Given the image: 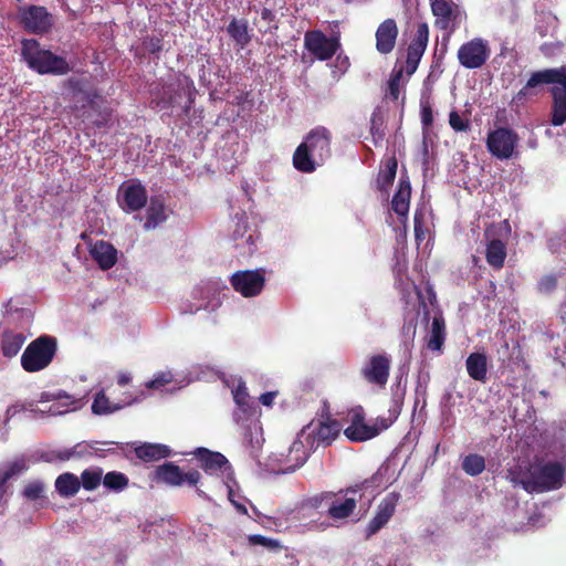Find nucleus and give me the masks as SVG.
Here are the masks:
<instances>
[{"label":"nucleus","instance_id":"1","mask_svg":"<svg viewBox=\"0 0 566 566\" xmlns=\"http://www.w3.org/2000/svg\"><path fill=\"white\" fill-rule=\"evenodd\" d=\"M541 84L552 85L553 112L551 123L554 126H562L566 122V66L534 72L526 84L513 96L512 104L523 105L528 97L534 95L533 90Z\"/></svg>","mask_w":566,"mask_h":566},{"label":"nucleus","instance_id":"2","mask_svg":"<svg viewBox=\"0 0 566 566\" xmlns=\"http://www.w3.org/2000/svg\"><path fill=\"white\" fill-rule=\"evenodd\" d=\"M33 315L30 310L19 307V302L9 300L6 304L3 331L0 339V350L4 357H14L27 338L31 335L29 327Z\"/></svg>","mask_w":566,"mask_h":566},{"label":"nucleus","instance_id":"3","mask_svg":"<svg viewBox=\"0 0 566 566\" xmlns=\"http://www.w3.org/2000/svg\"><path fill=\"white\" fill-rule=\"evenodd\" d=\"M331 156V133L322 126L312 129L293 155L295 169L313 172Z\"/></svg>","mask_w":566,"mask_h":566},{"label":"nucleus","instance_id":"4","mask_svg":"<svg viewBox=\"0 0 566 566\" xmlns=\"http://www.w3.org/2000/svg\"><path fill=\"white\" fill-rule=\"evenodd\" d=\"M388 417H377L369 422L366 421L363 407L357 406L350 409L345 418L347 426L344 428L346 438L354 442L367 441L387 430L398 418L399 409L390 408Z\"/></svg>","mask_w":566,"mask_h":566},{"label":"nucleus","instance_id":"5","mask_svg":"<svg viewBox=\"0 0 566 566\" xmlns=\"http://www.w3.org/2000/svg\"><path fill=\"white\" fill-rule=\"evenodd\" d=\"M21 54L28 66L39 74L64 75L71 70L64 57L42 49L34 39L22 42Z\"/></svg>","mask_w":566,"mask_h":566},{"label":"nucleus","instance_id":"6","mask_svg":"<svg viewBox=\"0 0 566 566\" xmlns=\"http://www.w3.org/2000/svg\"><path fill=\"white\" fill-rule=\"evenodd\" d=\"M530 472V479L521 481L527 492H543L562 486L564 467L558 462L535 463Z\"/></svg>","mask_w":566,"mask_h":566},{"label":"nucleus","instance_id":"7","mask_svg":"<svg viewBox=\"0 0 566 566\" xmlns=\"http://www.w3.org/2000/svg\"><path fill=\"white\" fill-rule=\"evenodd\" d=\"M55 353V338L40 336L27 346L21 356V366L29 373L40 371L51 364Z\"/></svg>","mask_w":566,"mask_h":566},{"label":"nucleus","instance_id":"8","mask_svg":"<svg viewBox=\"0 0 566 566\" xmlns=\"http://www.w3.org/2000/svg\"><path fill=\"white\" fill-rule=\"evenodd\" d=\"M193 454L200 461L202 470L211 476V484L214 489H221L234 480L232 467L223 454L205 448L196 449Z\"/></svg>","mask_w":566,"mask_h":566},{"label":"nucleus","instance_id":"9","mask_svg":"<svg viewBox=\"0 0 566 566\" xmlns=\"http://www.w3.org/2000/svg\"><path fill=\"white\" fill-rule=\"evenodd\" d=\"M367 486L368 482L365 481L337 494H327L325 497L328 501V516L334 521L348 518L354 513L357 502L361 500V491Z\"/></svg>","mask_w":566,"mask_h":566},{"label":"nucleus","instance_id":"10","mask_svg":"<svg viewBox=\"0 0 566 566\" xmlns=\"http://www.w3.org/2000/svg\"><path fill=\"white\" fill-rule=\"evenodd\" d=\"M193 94L195 86L192 81L185 77L182 81H178L177 84L165 85L156 103L161 109L175 106H184L186 109H189L192 104Z\"/></svg>","mask_w":566,"mask_h":566},{"label":"nucleus","instance_id":"11","mask_svg":"<svg viewBox=\"0 0 566 566\" xmlns=\"http://www.w3.org/2000/svg\"><path fill=\"white\" fill-rule=\"evenodd\" d=\"M311 432L307 430H301L287 452L283 454L281 460L284 465L281 470L282 473H291L300 469L307 461L312 451L315 450L314 444L310 440Z\"/></svg>","mask_w":566,"mask_h":566},{"label":"nucleus","instance_id":"12","mask_svg":"<svg viewBox=\"0 0 566 566\" xmlns=\"http://www.w3.org/2000/svg\"><path fill=\"white\" fill-rule=\"evenodd\" d=\"M517 144L518 136L510 128L500 127L488 134L486 148L493 157L500 160L512 158Z\"/></svg>","mask_w":566,"mask_h":566},{"label":"nucleus","instance_id":"13","mask_svg":"<svg viewBox=\"0 0 566 566\" xmlns=\"http://www.w3.org/2000/svg\"><path fill=\"white\" fill-rule=\"evenodd\" d=\"M491 54L489 42L482 38H474L463 43L458 50V61L465 69H480Z\"/></svg>","mask_w":566,"mask_h":566},{"label":"nucleus","instance_id":"14","mask_svg":"<svg viewBox=\"0 0 566 566\" xmlns=\"http://www.w3.org/2000/svg\"><path fill=\"white\" fill-rule=\"evenodd\" d=\"M231 285L244 297L259 295L264 286V275L260 270L238 271L231 275Z\"/></svg>","mask_w":566,"mask_h":566},{"label":"nucleus","instance_id":"15","mask_svg":"<svg viewBox=\"0 0 566 566\" xmlns=\"http://www.w3.org/2000/svg\"><path fill=\"white\" fill-rule=\"evenodd\" d=\"M109 444H113V442L82 441L71 448L53 450V451L46 453L45 455H42V459L48 462H51L54 460L69 461L72 459H82V458L91 457L99 451H103L104 449H102L101 446H109Z\"/></svg>","mask_w":566,"mask_h":566},{"label":"nucleus","instance_id":"16","mask_svg":"<svg viewBox=\"0 0 566 566\" xmlns=\"http://www.w3.org/2000/svg\"><path fill=\"white\" fill-rule=\"evenodd\" d=\"M20 22L28 31L36 34L50 30L53 24V18L44 7L29 6L20 9Z\"/></svg>","mask_w":566,"mask_h":566},{"label":"nucleus","instance_id":"17","mask_svg":"<svg viewBox=\"0 0 566 566\" xmlns=\"http://www.w3.org/2000/svg\"><path fill=\"white\" fill-rule=\"evenodd\" d=\"M156 479L171 486H181L184 484L196 486L200 481V473L191 470L184 473L178 465L172 462L159 465L155 471Z\"/></svg>","mask_w":566,"mask_h":566},{"label":"nucleus","instance_id":"18","mask_svg":"<svg viewBox=\"0 0 566 566\" xmlns=\"http://www.w3.org/2000/svg\"><path fill=\"white\" fill-rule=\"evenodd\" d=\"M304 45L315 57L325 61L336 53L339 42L337 39L326 36L322 31H310L304 36Z\"/></svg>","mask_w":566,"mask_h":566},{"label":"nucleus","instance_id":"19","mask_svg":"<svg viewBox=\"0 0 566 566\" xmlns=\"http://www.w3.org/2000/svg\"><path fill=\"white\" fill-rule=\"evenodd\" d=\"M390 364L389 356L374 355L363 366L360 373L369 384L384 388L388 381Z\"/></svg>","mask_w":566,"mask_h":566},{"label":"nucleus","instance_id":"20","mask_svg":"<svg viewBox=\"0 0 566 566\" xmlns=\"http://www.w3.org/2000/svg\"><path fill=\"white\" fill-rule=\"evenodd\" d=\"M431 9L437 18V25L442 30L452 32L462 20L460 8L446 0H431Z\"/></svg>","mask_w":566,"mask_h":566},{"label":"nucleus","instance_id":"21","mask_svg":"<svg viewBox=\"0 0 566 566\" xmlns=\"http://www.w3.org/2000/svg\"><path fill=\"white\" fill-rule=\"evenodd\" d=\"M40 402L53 401L46 411L51 416H62L71 411H75L82 407V400L74 398L63 390L55 392H42Z\"/></svg>","mask_w":566,"mask_h":566},{"label":"nucleus","instance_id":"22","mask_svg":"<svg viewBox=\"0 0 566 566\" xmlns=\"http://www.w3.org/2000/svg\"><path fill=\"white\" fill-rule=\"evenodd\" d=\"M399 495L397 493H390L381 500L377 506L376 515L368 523L366 527V536L370 537L381 530L392 516Z\"/></svg>","mask_w":566,"mask_h":566},{"label":"nucleus","instance_id":"23","mask_svg":"<svg viewBox=\"0 0 566 566\" xmlns=\"http://www.w3.org/2000/svg\"><path fill=\"white\" fill-rule=\"evenodd\" d=\"M311 432L310 440L315 449L321 444H331L342 430V426L336 420H327L317 424L311 423L303 428Z\"/></svg>","mask_w":566,"mask_h":566},{"label":"nucleus","instance_id":"24","mask_svg":"<svg viewBox=\"0 0 566 566\" xmlns=\"http://www.w3.org/2000/svg\"><path fill=\"white\" fill-rule=\"evenodd\" d=\"M376 50L380 54L390 53L397 41L398 27L394 19H386L376 30Z\"/></svg>","mask_w":566,"mask_h":566},{"label":"nucleus","instance_id":"25","mask_svg":"<svg viewBox=\"0 0 566 566\" xmlns=\"http://www.w3.org/2000/svg\"><path fill=\"white\" fill-rule=\"evenodd\" d=\"M429 40V29L426 23L418 25L416 36L412 39L407 51V64L415 70L423 55Z\"/></svg>","mask_w":566,"mask_h":566},{"label":"nucleus","instance_id":"26","mask_svg":"<svg viewBox=\"0 0 566 566\" xmlns=\"http://www.w3.org/2000/svg\"><path fill=\"white\" fill-rule=\"evenodd\" d=\"M484 238L486 242L485 258L488 263L494 269H501L506 258L505 243L494 238L491 229L485 231Z\"/></svg>","mask_w":566,"mask_h":566},{"label":"nucleus","instance_id":"27","mask_svg":"<svg viewBox=\"0 0 566 566\" xmlns=\"http://www.w3.org/2000/svg\"><path fill=\"white\" fill-rule=\"evenodd\" d=\"M90 254L102 270H108L117 262V250L111 243L103 240L91 244Z\"/></svg>","mask_w":566,"mask_h":566},{"label":"nucleus","instance_id":"28","mask_svg":"<svg viewBox=\"0 0 566 566\" xmlns=\"http://www.w3.org/2000/svg\"><path fill=\"white\" fill-rule=\"evenodd\" d=\"M123 202L127 210L137 211L147 202L146 189L140 184H128L120 187Z\"/></svg>","mask_w":566,"mask_h":566},{"label":"nucleus","instance_id":"29","mask_svg":"<svg viewBox=\"0 0 566 566\" xmlns=\"http://www.w3.org/2000/svg\"><path fill=\"white\" fill-rule=\"evenodd\" d=\"M411 186L408 180H400L398 190L391 200V208L405 224L408 219Z\"/></svg>","mask_w":566,"mask_h":566},{"label":"nucleus","instance_id":"30","mask_svg":"<svg viewBox=\"0 0 566 566\" xmlns=\"http://www.w3.org/2000/svg\"><path fill=\"white\" fill-rule=\"evenodd\" d=\"M138 401L137 398H126L120 402H112L108 397H106L105 392L102 390L95 395V398L92 403V411L98 416L111 415L115 411L123 409L126 406H130L132 403Z\"/></svg>","mask_w":566,"mask_h":566},{"label":"nucleus","instance_id":"31","mask_svg":"<svg viewBox=\"0 0 566 566\" xmlns=\"http://www.w3.org/2000/svg\"><path fill=\"white\" fill-rule=\"evenodd\" d=\"M465 367L469 376L480 382H485L488 378V358L483 353H472L465 360Z\"/></svg>","mask_w":566,"mask_h":566},{"label":"nucleus","instance_id":"32","mask_svg":"<svg viewBox=\"0 0 566 566\" xmlns=\"http://www.w3.org/2000/svg\"><path fill=\"white\" fill-rule=\"evenodd\" d=\"M135 454L143 461L151 462L169 457L170 449L166 444L145 442L135 447Z\"/></svg>","mask_w":566,"mask_h":566},{"label":"nucleus","instance_id":"33","mask_svg":"<svg viewBox=\"0 0 566 566\" xmlns=\"http://www.w3.org/2000/svg\"><path fill=\"white\" fill-rule=\"evenodd\" d=\"M237 229L233 232V239L237 247L242 250V254H252L256 250L255 238L252 233L244 235L248 230V222L244 218L238 219Z\"/></svg>","mask_w":566,"mask_h":566},{"label":"nucleus","instance_id":"34","mask_svg":"<svg viewBox=\"0 0 566 566\" xmlns=\"http://www.w3.org/2000/svg\"><path fill=\"white\" fill-rule=\"evenodd\" d=\"M28 468L29 463L24 457H20L13 461L2 463L0 465V493L6 491V484L10 479L24 472Z\"/></svg>","mask_w":566,"mask_h":566},{"label":"nucleus","instance_id":"35","mask_svg":"<svg viewBox=\"0 0 566 566\" xmlns=\"http://www.w3.org/2000/svg\"><path fill=\"white\" fill-rule=\"evenodd\" d=\"M54 486L62 497H72L80 491L81 481L75 474L65 472L56 478Z\"/></svg>","mask_w":566,"mask_h":566},{"label":"nucleus","instance_id":"36","mask_svg":"<svg viewBox=\"0 0 566 566\" xmlns=\"http://www.w3.org/2000/svg\"><path fill=\"white\" fill-rule=\"evenodd\" d=\"M165 206L159 199H151L146 211V221L144 228L151 230L166 220Z\"/></svg>","mask_w":566,"mask_h":566},{"label":"nucleus","instance_id":"37","mask_svg":"<svg viewBox=\"0 0 566 566\" xmlns=\"http://www.w3.org/2000/svg\"><path fill=\"white\" fill-rule=\"evenodd\" d=\"M227 31L241 49L251 41V36L248 31V23L243 20L233 19L229 23Z\"/></svg>","mask_w":566,"mask_h":566},{"label":"nucleus","instance_id":"38","mask_svg":"<svg viewBox=\"0 0 566 566\" xmlns=\"http://www.w3.org/2000/svg\"><path fill=\"white\" fill-rule=\"evenodd\" d=\"M444 342V324L434 317L431 324L427 347L431 350H440Z\"/></svg>","mask_w":566,"mask_h":566},{"label":"nucleus","instance_id":"39","mask_svg":"<svg viewBox=\"0 0 566 566\" xmlns=\"http://www.w3.org/2000/svg\"><path fill=\"white\" fill-rule=\"evenodd\" d=\"M430 382V374L427 369H420L417 375L415 388V407L422 403L426 405L427 390Z\"/></svg>","mask_w":566,"mask_h":566},{"label":"nucleus","instance_id":"40","mask_svg":"<svg viewBox=\"0 0 566 566\" xmlns=\"http://www.w3.org/2000/svg\"><path fill=\"white\" fill-rule=\"evenodd\" d=\"M103 471L99 468L86 469L81 474V485L86 491L95 490L103 481Z\"/></svg>","mask_w":566,"mask_h":566},{"label":"nucleus","instance_id":"41","mask_svg":"<svg viewBox=\"0 0 566 566\" xmlns=\"http://www.w3.org/2000/svg\"><path fill=\"white\" fill-rule=\"evenodd\" d=\"M103 484L106 489L119 492L128 485V479L120 472H108L103 478Z\"/></svg>","mask_w":566,"mask_h":566},{"label":"nucleus","instance_id":"42","mask_svg":"<svg viewBox=\"0 0 566 566\" xmlns=\"http://www.w3.org/2000/svg\"><path fill=\"white\" fill-rule=\"evenodd\" d=\"M370 135L375 146L380 145L385 137L382 117L376 112H374L370 117Z\"/></svg>","mask_w":566,"mask_h":566},{"label":"nucleus","instance_id":"43","mask_svg":"<svg viewBox=\"0 0 566 566\" xmlns=\"http://www.w3.org/2000/svg\"><path fill=\"white\" fill-rule=\"evenodd\" d=\"M396 171H397V161H396V159L392 158V159L388 160L386 168L382 169L378 175L377 182H378V187L381 190H386L387 187L389 185H391V182L394 181V179L396 177Z\"/></svg>","mask_w":566,"mask_h":566},{"label":"nucleus","instance_id":"44","mask_svg":"<svg viewBox=\"0 0 566 566\" xmlns=\"http://www.w3.org/2000/svg\"><path fill=\"white\" fill-rule=\"evenodd\" d=\"M462 468L468 474L478 475L484 470L485 462L483 457L478 454H470L464 458Z\"/></svg>","mask_w":566,"mask_h":566},{"label":"nucleus","instance_id":"45","mask_svg":"<svg viewBox=\"0 0 566 566\" xmlns=\"http://www.w3.org/2000/svg\"><path fill=\"white\" fill-rule=\"evenodd\" d=\"M237 486H238L237 481L232 480L231 483H227L222 488H226V490L228 492V499L233 504V506L237 509V511L242 514H247L248 510H247L245 505L241 502V496L235 492Z\"/></svg>","mask_w":566,"mask_h":566},{"label":"nucleus","instance_id":"46","mask_svg":"<svg viewBox=\"0 0 566 566\" xmlns=\"http://www.w3.org/2000/svg\"><path fill=\"white\" fill-rule=\"evenodd\" d=\"M172 381V374L170 371H159L154 375V378L148 380L145 386L148 389L160 390L167 384Z\"/></svg>","mask_w":566,"mask_h":566},{"label":"nucleus","instance_id":"47","mask_svg":"<svg viewBox=\"0 0 566 566\" xmlns=\"http://www.w3.org/2000/svg\"><path fill=\"white\" fill-rule=\"evenodd\" d=\"M44 493V484L41 481H32L24 486L23 496L28 500L35 501L41 499Z\"/></svg>","mask_w":566,"mask_h":566},{"label":"nucleus","instance_id":"48","mask_svg":"<svg viewBox=\"0 0 566 566\" xmlns=\"http://www.w3.org/2000/svg\"><path fill=\"white\" fill-rule=\"evenodd\" d=\"M249 542L252 545L263 546L269 551H279L280 548H282V545L277 539L270 538L263 535H251L249 536Z\"/></svg>","mask_w":566,"mask_h":566},{"label":"nucleus","instance_id":"49","mask_svg":"<svg viewBox=\"0 0 566 566\" xmlns=\"http://www.w3.org/2000/svg\"><path fill=\"white\" fill-rule=\"evenodd\" d=\"M233 399L235 403L245 410L249 407V395L247 388L242 381L239 380L237 387L232 390Z\"/></svg>","mask_w":566,"mask_h":566},{"label":"nucleus","instance_id":"50","mask_svg":"<svg viewBox=\"0 0 566 566\" xmlns=\"http://www.w3.org/2000/svg\"><path fill=\"white\" fill-rule=\"evenodd\" d=\"M401 78H402V73H401V71H398L396 73H392L390 78H389V81H388L387 95L391 99L396 101V99L399 98Z\"/></svg>","mask_w":566,"mask_h":566},{"label":"nucleus","instance_id":"51","mask_svg":"<svg viewBox=\"0 0 566 566\" xmlns=\"http://www.w3.org/2000/svg\"><path fill=\"white\" fill-rule=\"evenodd\" d=\"M557 286V277L553 274L544 275L537 283V291L542 294L552 293Z\"/></svg>","mask_w":566,"mask_h":566},{"label":"nucleus","instance_id":"52","mask_svg":"<svg viewBox=\"0 0 566 566\" xmlns=\"http://www.w3.org/2000/svg\"><path fill=\"white\" fill-rule=\"evenodd\" d=\"M449 124L455 132H467L470 128L469 120L463 119L455 111L450 113Z\"/></svg>","mask_w":566,"mask_h":566},{"label":"nucleus","instance_id":"53","mask_svg":"<svg viewBox=\"0 0 566 566\" xmlns=\"http://www.w3.org/2000/svg\"><path fill=\"white\" fill-rule=\"evenodd\" d=\"M421 122L424 127H429L433 123L432 108L429 98L422 97L420 101Z\"/></svg>","mask_w":566,"mask_h":566},{"label":"nucleus","instance_id":"54","mask_svg":"<svg viewBox=\"0 0 566 566\" xmlns=\"http://www.w3.org/2000/svg\"><path fill=\"white\" fill-rule=\"evenodd\" d=\"M144 46L150 53H158L163 49V41L160 38L150 36L144 41Z\"/></svg>","mask_w":566,"mask_h":566},{"label":"nucleus","instance_id":"55","mask_svg":"<svg viewBox=\"0 0 566 566\" xmlns=\"http://www.w3.org/2000/svg\"><path fill=\"white\" fill-rule=\"evenodd\" d=\"M25 410H27V406L24 403H21V402H17V403H13V405L9 406L7 408V411H6V421H9L15 415H18V413H20L22 411H25Z\"/></svg>","mask_w":566,"mask_h":566},{"label":"nucleus","instance_id":"56","mask_svg":"<svg viewBox=\"0 0 566 566\" xmlns=\"http://www.w3.org/2000/svg\"><path fill=\"white\" fill-rule=\"evenodd\" d=\"M421 212L419 211H416L415 212V234H416V239L417 240H422L423 237H424V232L422 231V227H421Z\"/></svg>","mask_w":566,"mask_h":566},{"label":"nucleus","instance_id":"57","mask_svg":"<svg viewBox=\"0 0 566 566\" xmlns=\"http://www.w3.org/2000/svg\"><path fill=\"white\" fill-rule=\"evenodd\" d=\"M275 396H276L275 391H269V392L262 394L259 399L263 406L271 407Z\"/></svg>","mask_w":566,"mask_h":566},{"label":"nucleus","instance_id":"58","mask_svg":"<svg viewBox=\"0 0 566 566\" xmlns=\"http://www.w3.org/2000/svg\"><path fill=\"white\" fill-rule=\"evenodd\" d=\"M132 380V376L127 371H122L118 374L117 376V384L119 386H125L127 385L129 381Z\"/></svg>","mask_w":566,"mask_h":566},{"label":"nucleus","instance_id":"59","mask_svg":"<svg viewBox=\"0 0 566 566\" xmlns=\"http://www.w3.org/2000/svg\"><path fill=\"white\" fill-rule=\"evenodd\" d=\"M507 350H509V344L506 342L502 345V348L497 350V353L500 355V359H502L503 361H505L506 359L510 358V356L506 354Z\"/></svg>","mask_w":566,"mask_h":566},{"label":"nucleus","instance_id":"60","mask_svg":"<svg viewBox=\"0 0 566 566\" xmlns=\"http://www.w3.org/2000/svg\"><path fill=\"white\" fill-rule=\"evenodd\" d=\"M196 493L198 494V496H200V497H202L205 500H210L208 494L203 490H201L200 488L196 489Z\"/></svg>","mask_w":566,"mask_h":566},{"label":"nucleus","instance_id":"61","mask_svg":"<svg viewBox=\"0 0 566 566\" xmlns=\"http://www.w3.org/2000/svg\"><path fill=\"white\" fill-rule=\"evenodd\" d=\"M560 317L563 321L566 322V298H565V302L563 303V305L560 306Z\"/></svg>","mask_w":566,"mask_h":566},{"label":"nucleus","instance_id":"62","mask_svg":"<svg viewBox=\"0 0 566 566\" xmlns=\"http://www.w3.org/2000/svg\"><path fill=\"white\" fill-rule=\"evenodd\" d=\"M11 259L10 255H3L2 253H0V268L7 263V261Z\"/></svg>","mask_w":566,"mask_h":566},{"label":"nucleus","instance_id":"63","mask_svg":"<svg viewBox=\"0 0 566 566\" xmlns=\"http://www.w3.org/2000/svg\"><path fill=\"white\" fill-rule=\"evenodd\" d=\"M199 308H201V306H196L195 308L190 307V308H187V307H182V313H196Z\"/></svg>","mask_w":566,"mask_h":566},{"label":"nucleus","instance_id":"64","mask_svg":"<svg viewBox=\"0 0 566 566\" xmlns=\"http://www.w3.org/2000/svg\"><path fill=\"white\" fill-rule=\"evenodd\" d=\"M541 50H542V52H543L544 54H549V52H548V45H547V44L542 45V46H541Z\"/></svg>","mask_w":566,"mask_h":566}]
</instances>
